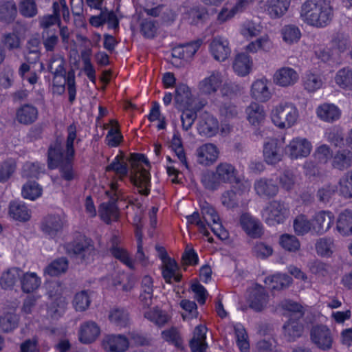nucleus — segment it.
Here are the masks:
<instances>
[{
    "instance_id": "f257e3e1",
    "label": "nucleus",
    "mask_w": 352,
    "mask_h": 352,
    "mask_svg": "<svg viewBox=\"0 0 352 352\" xmlns=\"http://www.w3.org/2000/svg\"><path fill=\"white\" fill-rule=\"evenodd\" d=\"M126 160L131 164L130 172L124 156L122 153L118 155L105 170L107 172H114L120 181H123L130 173V182L139 189L141 195L147 196L150 192L148 188L151 184L150 174L141 166V164L144 163L148 165V160L144 155L140 153H132Z\"/></svg>"
},
{
    "instance_id": "f03ea898",
    "label": "nucleus",
    "mask_w": 352,
    "mask_h": 352,
    "mask_svg": "<svg viewBox=\"0 0 352 352\" xmlns=\"http://www.w3.org/2000/svg\"><path fill=\"white\" fill-rule=\"evenodd\" d=\"M333 8L327 0H307L300 9V17L307 24L322 28L329 25L333 18Z\"/></svg>"
},
{
    "instance_id": "7ed1b4c3",
    "label": "nucleus",
    "mask_w": 352,
    "mask_h": 352,
    "mask_svg": "<svg viewBox=\"0 0 352 352\" xmlns=\"http://www.w3.org/2000/svg\"><path fill=\"white\" fill-rule=\"evenodd\" d=\"M66 252L81 263L87 264L94 260L96 250L93 241L82 237L65 245Z\"/></svg>"
},
{
    "instance_id": "20e7f679",
    "label": "nucleus",
    "mask_w": 352,
    "mask_h": 352,
    "mask_svg": "<svg viewBox=\"0 0 352 352\" xmlns=\"http://www.w3.org/2000/svg\"><path fill=\"white\" fill-rule=\"evenodd\" d=\"M298 116L297 109L290 102L279 104L271 113L273 123L280 129L292 126L296 123Z\"/></svg>"
},
{
    "instance_id": "39448f33",
    "label": "nucleus",
    "mask_w": 352,
    "mask_h": 352,
    "mask_svg": "<svg viewBox=\"0 0 352 352\" xmlns=\"http://www.w3.org/2000/svg\"><path fill=\"white\" fill-rule=\"evenodd\" d=\"M289 214V210L286 204L278 200L268 202L261 211L263 221L270 226L283 223Z\"/></svg>"
},
{
    "instance_id": "423d86ee",
    "label": "nucleus",
    "mask_w": 352,
    "mask_h": 352,
    "mask_svg": "<svg viewBox=\"0 0 352 352\" xmlns=\"http://www.w3.org/2000/svg\"><path fill=\"white\" fill-rule=\"evenodd\" d=\"M67 133L65 162L59 164V170L63 179L66 181H72L76 175L72 164V160L75 153L74 142L76 138V126L74 124H70L67 127Z\"/></svg>"
},
{
    "instance_id": "0eeeda50",
    "label": "nucleus",
    "mask_w": 352,
    "mask_h": 352,
    "mask_svg": "<svg viewBox=\"0 0 352 352\" xmlns=\"http://www.w3.org/2000/svg\"><path fill=\"white\" fill-rule=\"evenodd\" d=\"M333 336L327 326L318 324L314 326L310 331V340L318 349L327 351L332 349Z\"/></svg>"
},
{
    "instance_id": "6e6552de",
    "label": "nucleus",
    "mask_w": 352,
    "mask_h": 352,
    "mask_svg": "<svg viewBox=\"0 0 352 352\" xmlns=\"http://www.w3.org/2000/svg\"><path fill=\"white\" fill-rule=\"evenodd\" d=\"M156 249L160 252V257L163 262L162 274L166 283H172V279L176 283L180 282L182 276L177 272L179 267L177 262L168 256L164 248L156 247Z\"/></svg>"
},
{
    "instance_id": "1a4fd4ad",
    "label": "nucleus",
    "mask_w": 352,
    "mask_h": 352,
    "mask_svg": "<svg viewBox=\"0 0 352 352\" xmlns=\"http://www.w3.org/2000/svg\"><path fill=\"white\" fill-rule=\"evenodd\" d=\"M62 292L60 283L54 282L50 284L48 294L50 298L54 299L47 309V312L53 318L60 316L65 310V301L60 296Z\"/></svg>"
},
{
    "instance_id": "9d476101",
    "label": "nucleus",
    "mask_w": 352,
    "mask_h": 352,
    "mask_svg": "<svg viewBox=\"0 0 352 352\" xmlns=\"http://www.w3.org/2000/svg\"><path fill=\"white\" fill-rule=\"evenodd\" d=\"M89 22L91 25L95 28H100L104 24H107L108 28L113 29L115 31L119 28V19L113 10H110L106 7L101 10L97 15L91 16Z\"/></svg>"
},
{
    "instance_id": "9b49d317",
    "label": "nucleus",
    "mask_w": 352,
    "mask_h": 352,
    "mask_svg": "<svg viewBox=\"0 0 352 352\" xmlns=\"http://www.w3.org/2000/svg\"><path fill=\"white\" fill-rule=\"evenodd\" d=\"M311 144L306 138H296L285 147V153L291 159L308 156L311 151Z\"/></svg>"
},
{
    "instance_id": "f8f14e48",
    "label": "nucleus",
    "mask_w": 352,
    "mask_h": 352,
    "mask_svg": "<svg viewBox=\"0 0 352 352\" xmlns=\"http://www.w3.org/2000/svg\"><path fill=\"white\" fill-rule=\"evenodd\" d=\"M128 338L121 334H111L104 337L102 342L103 349L108 352H124L129 348Z\"/></svg>"
},
{
    "instance_id": "ddd939ff",
    "label": "nucleus",
    "mask_w": 352,
    "mask_h": 352,
    "mask_svg": "<svg viewBox=\"0 0 352 352\" xmlns=\"http://www.w3.org/2000/svg\"><path fill=\"white\" fill-rule=\"evenodd\" d=\"M197 130L201 135L212 137L219 131V122L212 115L204 112L199 117Z\"/></svg>"
},
{
    "instance_id": "4468645a",
    "label": "nucleus",
    "mask_w": 352,
    "mask_h": 352,
    "mask_svg": "<svg viewBox=\"0 0 352 352\" xmlns=\"http://www.w3.org/2000/svg\"><path fill=\"white\" fill-rule=\"evenodd\" d=\"M283 330V337L287 342L296 341L304 332L302 318H289L284 324Z\"/></svg>"
},
{
    "instance_id": "2eb2a0df",
    "label": "nucleus",
    "mask_w": 352,
    "mask_h": 352,
    "mask_svg": "<svg viewBox=\"0 0 352 352\" xmlns=\"http://www.w3.org/2000/svg\"><path fill=\"white\" fill-rule=\"evenodd\" d=\"M66 151H64L60 140L56 139L50 144L47 151V164L50 169L57 168L65 162Z\"/></svg>"
},
{
    "instance_id": "dca6fc26",
    "label": "nucleus",
    "mask_w": 352,
    "mask_h": 352,
    "mask_svg": "<svg viewBox=\"0 0 352 352\" xmlns=\"http://www.w3.org/2000/svg\"><path fill=\"white\" fill-rule=\"evenodd\" d=\"M312 229L318 234L326 232L331 227L334 216L329 211L321 210L314 216L312 219Z\"/></svg>"
},
{
    "instance_id": "f3484780",
    "label": "nucleus",
    "mask_w": 352,
    "mask_h": 352,
    "mask_svg": "<svg viewBox=\"0 0 352 352\" xmlns=\"http://www.w3.org/2000/svg\"><path fill=\"white\" fill-rule=\"evenodd\" d=\"M210 50L214 58L219 61L226 60L231 52L228 40L220 36L215 37L212 40Z\"/></svg>"
},
{
    "instance_id": "a211bd4d",
    "label": "nucleus",
    "mask_w": 352,
    "mask_h": 352,
    "mask_svg": "<svg viewBox=\"0 0 352 352\" xmlns=\"http://www.w3.org/2000/svg\"><path fill=\"white\" fill-rule=\"evenodd\" d=\"M202 43V39H197L179 45L173 49L172 56L179 59L188 60L195 54Z\"/></svg>"
},
{
    "instance_id": "6ab92c4d",
    "label": "nucleus",
    "mask_w": 352,
    "mask_h": 352,
    "mask_svg": "<svg viewBox=\"0 0 352 352\" xmlns=\"http://www.w3.org/2000/svg\"><path fill=\"white\" fill-rule=\"evenodd\" d=\"M38 116V111L36 107L25 104L16 109L15 119L19 124L30 125L37 120Z\"/></svg>"
},
{
    "instance_id": "aec40b11",
    "label": "nucleus",
    "mask_w": 352,
    "mask_h": 352,
    "mask_svg": "<svg viewBox=\"0 0 352 352\" xmlns=\"http://www.w3.org/2000/svg\"><path fill=\"white\" fill-rule=\"evenodd\" d=\"M274 82L281 87L294 85L298 80V74L292 68L284 67L278 69L273 76Z\"/></svg>"
},
{
    "instance_id": "412c9836",
    "label": "nucleus",
    "mask_w": 352,
    "mask_h": 352,
    "mask_svg": "<svg viewBox=\"0 0 352 352\" xmlns=\"http://www.w3.org/2000/svg\"><path fill=\"white\" fill-rule=\"evenodd\" d=\"M240 223L245 232L252 238H259L263 234L261 223L249 213H243L240 217Z\"/></svg>"
},
{
    "instance_id": "4be33fe9",
    "label": "nucleus",
    "mask_w": 352,
    "mask_h": 352,
    "mask_svg": "<svg viewBox=\"0 0 352 352\" xmlns=\"http://www.w3.org/2000/svg\"><path fill=\"white\" fill-rule=\"evenodd\" d=\"M174 100L175 106L179 110H184L192 107L191 91L186 85L180 84L176 87Z\"/></svg>"
},
{
    "instance_id": "5701e85b",
    "label": "nucleus",
    "mask_w": 352,
    "mask_h": 352,
    "mask_svg": "<svg viewBox=\"0 0 352 352\" xmlns=\"http://www.w3.org/2000/svg\"><path fill=\"white\" fill-rule=\"evenodd\" d=\"M222 83V76L219 71H213L211 74L199 84V91L205 95L215 93Z\"/></svg>"
},
{
    "instance_id": "b1692460",
    "label": "nucleus",
    "mask_w": 352,
    "mask_h": 352,
    "mask_svg": "<svg viewBox=\"0 0 352 352\" xmlns=\"http://www.w3.org/2000/svg\"><path fill=\"white\" fill-rule=\"evenodd\" d=\"M256 193L261 197H273L278 192V186L272 179L261 178L254 184Z\"/></svg>"
},
{
    "instance_id": "393cba45",
    "label": "nucleus",
    "mask_w": 352,
    "mask_h": 352,
    "mask_svg": "<svg viewBox=\"0 0 352 352\" xmlns=\"http://www.w3.org/2000/svg\"><path fill=\"white\" fill-rule=\"evenodd\" d=\"M291 4V0H267L265 10L272 19H278L285 14Z\"/></svg>"
},
{
    "instance_id": "a878e982",
    "label": "nucleus",
    "mask_w": 352,
    "mask_h": 352,
    "mask_svg": "<svg viewBox=\"0 0 352 352\" xmlns=\"http://www.w3.org/2000/svg\"><path fill=\"white\" fill-rule=\"evenodd\" d=\"M218 151L215 145L206 144L197 149V162L208 166L214 162L218 157Z\"/></svg>"
},
{
    "instance_id": "bb28decb",
    "label": "nucleus",
    "mask_w": 352,
    "mask_h": 352,
    "mask_svg": "<svg viewBox=\"0 0 352 352\" xmlns=\"http://www.w3.org/2000/svg\"><path fill=\"white\" fill-rule=\"evenodd\" d=\"M63 227V221L59 215H48L41 223L42 231L52 238L61 232Z\"/></svg>"
},
{
    "instance_id": "cd10ccee",
    "label": "nucleus",
    "mask_w": 352,
    "mask_h": 352,
    "mask_svg": "<svg viewBox=\"0 0 352 352\" xmlns=\"http://www.w3.org/2000/svg\"><path fill=\"white\" fill-rule=\"evenodd\" d=\"M100 332V328L95 322H85L80 325L79 340L83 344L91 343L96 340Z\"/></svg>"
},
{
    "instance_id": "c85d7f7f",
    "label": "nucleus",
    "mask_w": 352,
    "mask_h": 352,
    "mask_svg": "<svg viewBox=\"0 0 352 352\" xmlns=\"http://www.w3.org/2000/svg\"><path fill=\"white\" fill-rule=\"evenodd\" d=\"M66 60L59 54H53L49 59L47 69L53 75V78L67 77V72L65 69Z\"/></svg>"
},
{
    "instance_id": "c756f323",
    "label": "nucleus",
    "mask_w": 352,
    "mask_h": 352,
    "mask_svg": "<svg viewBox=\"0 0 352 352\" xmlns=\"http://www.w3.org/2000/svg\"><path fill=\"white\" fill-rule=\"evenodd\" d=\"M263 157L265 162L274 165L282 160L283 153L276 140H270L263 146Z\"/></svg>"
},
{
    "instance_id": "7c9ffc66",
    "label": "nucleus",
    "mask_w": 352,
    "mask_h": 352,
    "mask_svg": "<svg viewBox=\"0 0 352 352\" xmlns=\"http://www.w3.org/2000/svg\"><path fill=\"white\" fill-rule=\"evenodd\" d=\"M117 198L111 197L107 203H102L99 209L101 219L107 224L116 221L119 217L118 208L116 206Z\"/></svg>"
},
{
    "instance_id": "2f4dec72",
    "label": "nucleus",
    "mask_w": 352,
    "mask_h": 352,
    "mask_svg": "<svg viewBox=\"0 0 352 352\" xmlns=\"http://www.w3.org/2000/svg\"><path fill=\"white\" fill-rule=\"evenodd\" d=\"M207 328L203 325H198L195 327L193 337L190 340V347L192 352H205L207 349L206 342V333Z\"/></svg>"
},
{
    "instance_id": "473e14b6",
    "label": "nucleus",
    "mask_w": 352,
    "mask_h": 352,
    "mask_svg": "<svg viewBox=\"0 0 352 352\" xmlns=\"http://www.w3.org/2000/svg\"><path fill=\"white\" fill-rule=\"evenodd\" d=\"M17 16V7L14 0H0V22L10 24Z\"/></svg>"
},
{
    "instance_id": "72a5a7b5",
    "label": "nucleus",
    "mask_w": 352,
    "mask_h": 352,
    "mask_svg": "<svg viewBox=\"0 0 352 352\" xmlns=\"http://www.w3.org/2000/svg\"><path fill=\"white\" fill-rule=\"evenodd\" d=\"M215 173L221 183L233 184L237 182V170L229 163H220L217 166Z\"/></svg>"
},
{
    "instance_id": "f704fd0d",
    "label": "nucleus",
    "mask_w": 352,
    "mask_h": 352,
    "mask_svg": "<svg viewBox=\"0 0 352 352\" xmlns=\"http://www.w3.org/2000/svg\"><path fill=\"white\" fill-rule=\"evenodd\" d=\"M268 296L261 286L256 287L249 297V306L251 309L258 312L262 311L267 303Z\"/></svg>"
},
{
    "instance_id": "c9c22d12",
    "label": "nucleus",
    "mask_w": 352,
    "mask_h": 352,
    "mask_svg": "<svg viewBox=\"0 0 352 352\" xmlns=\"http://www.w3.org/2000/svg\"><path fill=\"white\" fill-rule=\"evenodd\" d=\"M333 168L344 170L352 166V151L347 149H342L336 152L331 162Z\"/></svg>"
},
{
    "instance_id": "e433bc0d",
    "label": "nucleus",
    "mask_w": 352,
    "mask_h": 352,
    "mask_svg": "<svg viewBox=\"0 0 352 352\" xmlns=\"http://www.w3.org/2000/svg\"><path fill=\"white\" fill-rule=\"evenodd\" d=\"M21 290L26 294L34 292L41 285V278L34 272L23 273L19 278Z\"/></svg>"
},
{
    "instance_id": "4c0bfd02",
    "label": "nucleus",
    "mask_w": 352,
    "mask_h": 352,
    "mask_svg": "<svg viewBox=\"0 0 352 352\" xmlns=\"http://www.w3.org/2000/svg\"><path fill=\"white\" fill-rule=\"evenodd\" d=\"M22 270L18 267H12L3 272L0 277V286L3 289H12L19 280Z\"/></svg>"
},
{
    "instance_id": "58836bf2",
    "label": "nucleus",
    "mask_w": 352,
    "mask_h": 352,
    "mask_svg": "<svg viewBox=\"0 0 352 352\" xmlns=\"http://www.w3.org/2000/svg\"><path fill=\"white\" fill-rule=\"evenodd\" d=\"M247 119L254 126H258L265 118L263 107L256 102H252L245 109Z\"/></svg>"
},
{
    "instance_id": "ea45409f",
    "label": "nucleus",
    "mask_w": 352,
    "mask_h": 352,
    "mask_svg": "<svg viewBox=\"0 0 352 352\" xmlns=\"http://www.w3.org/2000/svg\"><path fill=\"white\" fill-rule=\"evenodd\" d=\"M318 116L323 121L333 122L340 117V109L334 104L324 103L317 109Z\"/></svg>"
},
{
    "instance_id": "a19ab883",
    "label": "nucleus",
    "mask_w": 352,
    "mask_h": 352,
    "mask_svg": "<svg viewBox=\"0 0 352 352\" xmlns=\"http://www.w3.org/2000/svg\"><path fill=\"white\" fill-rule=\"evenodd\" d=\"M9 214L14 219L25 222L30 219V210L27 206L19 201H12L9 206Z\"/></svg>"
},
{
    "instance_id": "79ce46f5",
    "label": "nucleus",
    "mask_w": 352,
    "mask_h": 352,
    "mask_svg": "<svg viewBox=\"0 0 352 352\" xmlns=\"http://www.w3.org/2000/svg\"><path fill=\"white\" fill-rule=\"evenodd\" d=\"M251 93L253 98L260 102H266L271 98V92L263 80H257L252 85Z\"/></svg>"
},
{
    "instance_id": "37998d69",
    "label": "nucleus",
    "mask_w": 352,
    "mask_h": 352,
    "mask_svg": "<svg viewBox=\"0 0 352 352\" xmlns=\"http://www.w3.org/2000/svg\"><path fill=\"white\" fill-rule=\"evenodd\" d=\"M338 231L344 236L352 234V211L344 210L342 212L337 221Z\"/></svg>"
},
{
    "instance_id": "c03bdc74",
    "label": "nucleus",
    "mask_w": 352,
    "mask_h": 352,
    "mask_svg": "<svg viewBox=\"0 0 352 352\" xmlns=\"http://www.w3.org/2000/svg\"><path fill=\"white\" fill-rule=\"evenodd\" d=\"M252 63L250 56L245 54H239L235 58L233 63V69L239 76H244L248 74L251 70Z\"/></svg>"
},
{
    "instance_id": "a18cd8bd",
    "label": "nucleus",
    "mask_w": 352,
    "mask_h": 352,
    "mask_svg": "<svg viewBox=\"0 0 352 352\" xmlns=\"http://www.w3.org/2000/svg\"><path fill=\"white\" fill-rule=\"evenodd\" d=\"M69 262L65 257H60L53 261L45 269L44 272L50 276H56L66 272Z\"/></svg>"
},
{
    "instance_id": "49530a36",
    "label": "nucleus",
    "mask_w": 352,
    "mask_h": 352,
    "mask_svg": "<svg viewBox=\"0 0 352 352\" xmlns=\"http://www.w3.org/2000/svg\"><path fill=\"white\" fill-rule=\"evenodd\" d=\"M19 318L14 312H6L0 316V331L8 333L18 326Z\"/></svg>"
},
{
    "instance_id": "de8ad7c7",
    "label": "nucleus",
    "mask_w": 352,
    "mask_h": 352,
    "mask_svg": "<svg viewBox=\"0 0 352 352\" xmlns=\"http://www.w3.org/2000/svg\"><path fill=\"white\" fill-rule=\"evenodd\" d=\"M43 189L36 182L29 181L22 188V196L25 199L35 200L42 195Z\"/></svg>"
},
{
    "instance_id": "09e8293b",
    "label": "nucleus",
    "mask_w": 352,
    "mask_h": 352,
    "mask_svg": "<svg viewBox=\"0 0 352 352\" xmlns=\"http://www.w3.org/2000/svg\"><path fill=\"white\" fill-rule=\"evenodd\" d=\"M270 282V288L273 290H280L289 287L292 283V278L287 274H276L270 278H267L265 283Z\"/></svg>"
},
{
    "instance_id": "8fccbe9b",
    "label": "nucleus",
    "mask_w": 352,
    "mask_h": 352,
    "mask_svg": "<svg viewBox=\"0 0 352 352\" xmlns=\"http://www.w3.org/2000/svg\"><path fill=\"white\" fill-rule=\"evenodd\" d=\"M335 80L340 87L352 90V69L349 67L340 69L336 74Z\"/></svg>"
},
{
    "instance_id": "3c124183",
    "label": "nucleus",
    "mask_w": 352,
    "mask_h": 352,
    "mask_svg": "<svg viewBox=\"0 0 352 352\" xmlns=\"http://www.w3.org/2000/svg\"><path fill=\"white\" fill-rule=\"evenodd\" d=\"M272 47V43L267 36L257 38L255 41L251 42L246 47V50L249 52H256L261 50L265 52H269Z\"/></svg>"
},
{
    "instance_id": "603ef678",
    "label": "nucleus",
    "mask_w": 352,
    "mask_h": 352,
    "mask_svg": "<svg viewBox=\"0 0 352 352\" xmlns=\"http://www.w3.org/2000/svg\"><path fill=\"white\" fill-rule=\"evenodd\" d=\"M294 228L298 235H304L312 228L311 222L305 215L300 214L294 221Z\"/></svg>"
},
{
    "instance_id": "864d4df0",
    "label": "nucleus",
    "mask_w": 352,
    "mask_h": 352,
    "mask_svg": "<svg viewBox=\"0 0 352 352\" xmlns=\"http://www.w3.org/2000/svg\"><path fill=\"white\" fill-rule=\"evenodd\" d=\"M303 85L306 90L314 92L322 87V81L320 76L309 72L303 78Z\"/></svg>"
},
{
    "instance_id": "5fc2aeb1",
    "label": "nucleus",
    "mask_w": 352,
    "mask_h": 352,
    "mask_svg": "<svg viewBox=\"0 0 352 352\" xmlns=\"http://www.w3.org/2000/svg\"><path fill=\"white\" fill-rule=\"evenodd\" d=\"M109 318L117 326L124 327L129 321V314L123 309L114 308L110 311Z\"/></svg>"
},
{
    "instance_id": "6e6d98bb",
    "label": "nucleus",
    "mask_w": 352,
    "mask_h": 352,
    "mask_svg": "<svg viewBox=\"0 0 352 352\" xmlns=\"http://www.w3.org/2000/svg\"><path fill=\"white\" fill-rule=\"evenodd\" d=\"M283 40L288 43L297 42L301 36L300 31L294 25H287L281 30Z\"/></svg>"
},
{
    "instance_id": "4d7b16f0",
    "label": "nucleus",
    "mask_w": 352,
    "mask_h": 352,
    "mask_svg": "<svg viewBox=\"0 0 352 352\" xmlns=\"http://www.w3.org/2000/svg\"><path fill=\"white\" fill-rule=\"evenodd\" d=\"M44 164L38 162H26L23 168L22 175L27 178H38L40 173L44 171Z\"/></svg>"
},
{
    "instance_id": "13d9d810",
    "label": "nucleus",
    "mask_w": 352,
    "mask_h": 352,
    "mask_svg": "<svg viewBox=\"0 0 352 352\" xmlns=\"http://www.w3.org/2000/svg\"><path fill=\"white\" fill-rule=\"evenodd\" d=\"M201 182L206 189L210 190H217L220 184L215 172L206 171L201 174Z\"/></svg>"
},
{
    "instance_id": "bf43d9fd",
    "label": "nucleus",
    "mask_w": 352,
    "mask_h": 352,
    "mask_svg": "<svg viewBox=\"0 0 352 352\" xmlns=\"http://www.w3.org/2000/svg\"><path fill=\"white\" fill-rule=\"evenodd\" d=\"M16 170V163L9 159L0 164V182H6L12 175Z\"/></svg>"
},
{
    "instance_id": "052dcab7",
    "label": "nucleus",
    "mask_w": 352,
    "mask_h": 352,
    "mask_svg": "<svg viewBox=\"0 0 352 352\" xmlns=\"http://www.w3.org/2000/svg\"><path fill=\"white\" fill-rule=\"evenodd\" d=\"M19 12L27 18L35 16L38 13L36 2L34 0H21L19 3Z\"/></svg>"
},
{
    "instance_id": "680f3d73",
    "label": "nucleus",
    "mask_w": 352,
    "mask_h": 352,
    "mask_svg": "<svg viewBox=\"0 0 352 352\" xmlns=\"http://www.w3.org/2000/svg\"><path fill=\"white\" fill-rule=\"evenodd\" d=\"M234 332L236 338V344L242 352L249 349L250 344L248 341V334L244 327L241 324L234 326Z\"/></svg>"
},
{
    "instance_id": "e2e57ef3",
    "label": "nucleus",
    "mask_w": 352,
    "mask_h": 352,
    "mask_svg": "<svg viewBox=\"0 0 352 352\" xmlns=\"http://www.w3.org/2000/svg\"><path fill=\"white\" fill-rule=\"evenodd\" d=\"M333 247V241L330 238L320 239L316 244L317 253L322 256H330Z\"/></svg>"
},
{
    "instance_id": "0e129e2a",
    "label": "nucleus",
    "mask_w": 352,
    "mask_h": 352,
    "mask_svg": "<svg viewBox=\"0 0 352 352\" xmlns=\"http://www.w3.org/2000/svg\"><path fill=\"white\" fill-rule=\"evenodd\" d=\"M221 204L228 209H234L239 206L237 192L233 190L225 191L221 197Z\"/></svg>"
},
{
    "instance_id": "69168bd1",
    "label": "nucleus",
    "mask_w": 352,
    "mask_h": 352,
    "mask_svg": "<svg viewBox=\"0 0 352 352\" xmlns=\"http://www.w3.org/2000/svg\"><path fill=\"white\" fill-rule=\"evenodd\" d=\"M250 0H239L234 6L230 10L223 9L219 14V19L226 21L234 16V15L239 12H242L245 7L249 3Z\"/></svg>"
},
{
    "instance_id": "338daca9",
    "label": "nucleus",
    "mask_w": 352,
    "mask_h": 352,
    "mask_svg": "<svg viewBox=\"0 0 352 352\" xmlns=\"http://www.w3.org/2000/svg\"><path fill=\"white\" fill-rule=\"evenodd\" d=\"M281 246L289 252H296L300 248V242L294 235L288 234H283L280 239Z\"/></svg>"
},
{
    "instance_id": "774afa93",
    "label": "nucleus",
    "mask_w": 352,
    "mask_h": 352,
    "mask_svg": "<svg viewBox=\"0 0 352 352\" xmlns=\"http://www.w3.org/2000/svg\"><path fill=\"white\" fill-rule=\"evenodd\" d=\"M73 303L76 311H82L87 309L90 304L88 291L84 290L77 293L74 296Z\"/></svg>"
}]
</instances>
